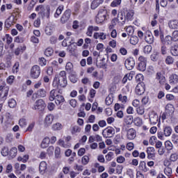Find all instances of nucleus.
Listing matches in <instances>:
<instances>
[{"mask_svg": "<svg viewBox=\"0 0 178 178\" xmlns=\"http://www.w3.org/2000/svg\"><path fill=\"white\" fill-rule=\"evenodd\" d=\"M40 172L42 174H44L47 172V165L46 161H42L40 164Z\"/></svg>", "mask_w": 178, "mask_h": 178, "instance_id": "22", "label": "nucleus"}, {"mask_svg": "<svg viewBox=\"0 0 178 178\" xmlns=\"http://www.w3.org/2000/svg\"><path fill=\"white\" fill-rule=\"evenodd\" d=\"M172 38L174 41L178 40V31H175L173 32Z\"/></svg>", "mask_w": 178, "mask_h": 178, "instance_id": "64", "label": "nucleus"}, {"mask_svg": "<svg viewBox=\"0 0 178 178\" xmlns=\"http://www.w3.org/2000/svg\"><path fill=\"white\" fill-rule=\"evenodd\" d=\"M70 131L72 135H76L77 134H79L80 131H81L80 127L77 126V125H74L72 126L70 128Z\"/></svg>", "mask_w": 178, "mask_h": 178, "instance_id": "23", "label": "nucleus"}, {"mask_svg": "<svg viewBox=\"0 0 178 178\" xmlns=\"http://www.w3.org/2000/svg\"><path fill=\"white\" fill-rule=\"evenodd\" d=\"M17 149L16 147H13L10 150V156L12 157H15L17 155Z\"/></svg>", "mask_w": 178, "mask_h": 178, "instance_id": "52", "label": "nucleus"}, {"mask_svg": "<svg viewBox=\"0 0 178 178\" xmlns=\"http://www.w3.org/2000/svg\"><path fill=\"white\" fill-rule=\"evenodd\" d=\"M125 15H126L125 17L127 20L131 19L133 18L134 12L133 10H129V11L127 10V11H126Z\"/></svg>", "mask_w": 178, "mask_h": 178, "instance_id": "32", "label": "nucleus"}, {"mask_svg": "<svg viewBox=\"0 0 178 178\" xmlns=\"http://www.w3.org/2000/svg\"><path fill=\"white\" fill-rule=\"evenodd\" d=\"M174 59L172 56H168L165 59V63L167 65H172L173 63Z\"/></svg>", "mask_w": 178, "mask_h": 178, "instance_id": "59", "label": "nucleus"}, {"mask_svg": "<svg viewBox=\"0 0 178 178\" xmlns=\"http://www.w3.org/2000/svg\"><path fill=\"white\" fill-rule=\"evenodd\" d=\"M124 122L127 125L132 124L133 123V116H126L124 120Z\"/></svg>", "mask_w": 178, "mask_h": 178, "instance_id": "33", "label": "nucleus"}, {"mask_svg": "<svg viewBox=\"0 0 178 178\" xmlns=\"http://www.w3.org/2000/svg\"><path fill=\"white\" fill-rule=\"evenodd\" d=\"M50 143H51V140L49 138L46 137L43 138L41 143V147L43 149L47 148L49 145Z\"/></svg>", "mask_w": 178, "mask_h": 178, "instance_id": "21", "label": "nucleus"}, {"mask_svg": "<svg viewBox=\"0 0 178 178\" xmlns=\"http://www.w3.org/2000/svg\"><path fill=\"white\" fill-rule=\"evenodd\" d=\"M94 167L95 168H97V171L99 172H104L105 170L104 166L100 165V164L98 163H95L94 164Z\"/></svg>", "mask_w": 178, "mask_h": 178, "instance_id": "38", "label": "nucleus"}, {"mask_svg": "<svg viewBox=\"0 0 178 178\" xmlns=\"http://www.w3.org/2000/svg\"><path fill=\"white\" fill-rule=\"evenodd\" d=\"M62 127H63V125L62 124L59 123V122H57L56 124H54L51 127V129L54 130V131H60L62 129Z\"/></svg>", "mask_w": 178, "mask_h": 178, "instance_id": "29", "label": "nucleus"}, {"mask_svg": "<svg viewBox=\"0 0 178 178\" xmlns=\"http://www.w3.org/2000/svg\"><path fill=\"white\" fill-rule=\"evenodd\" d=\"M122 79V77L120 75H116L113 79V82L115 84H118L120 82V80Z\"/></svg>", "mask_w": 178, "mask_h": 178, "instance_id": "57", "label": "nucleus"}, {"mask_svg": "<svg viewBox=\"0 0 178 178\" xmlns=\"http://www.w3.org/2000/svg\"><path fill=\"white\" fill-rule=\"evenodd\" d=\"M166 111H168L170 113H172L175 111V108L172 104H168L165 106Z\"/></svg>", "mask_w": 178, "mask_h": 178, "instance_id": "58", "label": "nucleus"}, {"mask_svg": "<svg viewBox=\"0 0 178 178\" xmlns=\"http://www.w3.org/2000/svg\"><path fill=\"white\" fill-rule=\"evenodd\" d=\"M165 146L166 149H168V151H170L173 147L172 142L170 140H167L165 142Z\"/></svg>", "mask_w": 178, "mask_h": 178, "instance_id": "47", "label": "nucleus"}, {"mask_svg": "<svg viewBox=\"0 0 178 178\" xmlns=\"http://www.w3.org/2000/svg\"><path fill=\"white\" fill-rule=\"evenodd\" d=\"M118 22H121V24H124L125 20H126V15H124L123 14H118Z\"/></svg>", "mask_w": 178, "mask_h": 178, "instance_id": "35", "label": "nucleus"}, {"mask_svg": "<svg viewBox=\"0 0 178 178\" xmlns=\"http://www.w3.org/2000/svg\"><path fill=\"white\" fill-rule=\"evenodd\" d=\"M163 133L165 137H169L172 134V128L171 127L166 126L164 128Z\"/></svg>", "mask_w": 178, "mask_h": 178, "instance_id": "26", "label": "nucleus"}, {"mask_svg": "<svg viewBox=\"0 0 178 178\" xmlns=\"http://www.w3.org/2000/svg\"><path fill=\"white\" fill-rule=\"evenodd\" d=\"M119 100L122 102V103H126L127 101V96L125 95H119Z\"/></svg>", "mask_w": 178, "mask_h": 178, "instance_id": "63", "label": "nucleus"}, {"mask_svg": "<svg viewBox=\"0 0 178 178\" xmlns=\"http://www.w3.org/2000/svg\"><path fill=\"white\" fill-rule=\"evenodd\" d=\"M65 102V98L59 94L58 96L56 98L55 103L57 105H62Z\"/></svg>", "mask_w": 178, "mask_h": 178, "instance_id": "25", "label": "nucleus"}, {"mask_svg": "<svg viewBox=\"0 0 178 178\" xmlns=\"http://www.w3.org/2000/svg\"><path fill=\"white\" fill-rule=\"evenodd\" d=\"M169 82L172 85H175L178 83V74H172L169 78Z\"/></svg>", "mask_w": 178, "mask_h": 178, "instance_id": "15", "label": "nucleus"}, {"mask_svg": "<svg viewBox=\"0 0 178 178\" xmlns=\"http://www.w3.org/2000/svg\"><path fill=\"white\" fill-rule=\"evenodd\" d=\"M4 90V94L3 97H1V102H4L6 100L7 96L9 92V87L8 86H0V91Z\"/></svg>", "mask_w": 178, "mask_h": 178, "instance_id": "13", "label": "nucleus"}, {"mask_svg": "<svg viewBox=\"0 0 178 178\" xmlns=\"http://www.w3.org/2000/svg\"><path fill=\"white\" fill-rule=\"evenodd\" d=\"M113 102V97L112 95H108L107 97H106L105 102L107 105H110Z\"/></svg>", "mask_w": 178, "mask_h": 178, "instance_id": "46", "label": "nucleus"}, {"mask_svg": "<svg viewBox=\"0 0 178 178\" xmlns=\"http://www.w3.org/2000/svg\"><path fill=\"white\" fill-rule=\"evenodd\" d=\"M104 0H94L92 3H91V9L95 10L97 8H98L102 3H103Z\"/></svg>", "mask_w": 178, "mask_h": 178, "instance_id": "19", "label": "nucleus"}, {"mask_svg": "<svg viewBox=\"0 0 178 178\" xmlns=\"http://www.w3.org/2000/svg\"><path fill=\"white\" fill-rule=\"evenodd\" d=\"M8 104L10 106V108H14L17 105V102L15 100V99H10V100L8 101Z\"/></svg>", "mask_w": 178, "mask_h": 178, "instance_id": "48", "label": "nucleus"}, {"mask_svg": "<svg viewBox=\"0 0 178 178\" xmlns=\"http://www.w3.org/2000/svg\"><path fill=\"white\" fill-rule=\"evenodd\" d=\"M66 73L65 71H61L59 74H56L53 81V86L54 87L64 88L67 86Z\"/></svg>", "mask_w": 178, "mask_h": 178, "instance_id": "1", "label": "nucleus"}, {"mask_svg": "<svg viewBox=\"0 0 178 178\" xmlns=\"http://www.w3.org/2000/svg\"><path fill=\"white\" fill-rule=\"evenodd\" d=\"M15 13H13L12 15L6 21L5 24L7 28L10 27L15 24L16 21L15 19Z\"/></svg>", "mask_w": 178, "mask_h": 178, "instance_id": "7", "label": "nucleus"}, {"mask_svg": "<svg viewBox=\"0 0 178 178\" xmlns=\"http://www.w3.org/2000/svg\"><path fill=\"white\" fill-rule=\"evenodd\" d=\"M15 81V76L13 75H10L7 79V83L12 85Z\"/></svg>", "mask_w": 178, "mask_h": 178, "instance_id": "61", "label": "nucleus"}, {"mask_svg": "<svg viewBox=\"0 0 178 178\" xmlns=\"http://www.w3.org/2000/svg\"><path fill=\"white\" fill-rule=\"evenodd\" d=\"M114 155V153L112 152H109L107 153V154L105 156V159L107 161H111L112 160V158Z\"/></svg>", "mask_w": 178, "mask_h": 178, "instance_id": "51", "label": "nucleus"}, {"mask_svg": "<svg viewBox=\"0 0 178 178\" xmlns=\"http://www.w3.org/2000/svg\"><path fill=\"white\" fill-rule=\"evenodd\" d=\"M147 65L145 63H138V70L142 72L145 71Z\"/></svg>", "mask_w": 178, "mask_h": 178, "instance_id": "40", "label": "nucleus"}, {"mask_svg": "<svg viewBox=\"0 0 178 178\" xmlns=\"http://www.w3.org/2000/svg\"><path fill=\"white\" fill-rule=\"evenodd\" d=\"M125 30L129 35H132L134 33V29L132 26L125 27Z\"/></svg>", "mask_w": 178, "mask_h": 178, "instance_id": "60", "label": "nucleus"}, {"mask_svg": "<svg viewBox=\"0 0 178 178\" xmlns=\"http://www.w3.org/2000/svg\"><path fill=\"white\" fill-rule=\"evenodd\" d=\"M136 113L139 115H143L145 113V108L143 106H139L136 108Z\"/></svg>", "mask_w": 178, "mask_h": 178, "instance_id": "56", "label": "nucleus"}, {"mask_svg": "<svg viewBox=\"0 0 178 178\" xmlns=\"http://www.w3.org/2000/svg\"><path fill=\"white\" fill-rule=\"evenodd\" d=\"M171 54L174 56H178V45H175L171 49Z\"/></svg>", "mask_w": 178, "mask_h": 178, "instance_id": "36", "label": "nucleus"}, {"mask_svg": "<svg viewBox=\"0 0 178 178\" xmlns=\"http://www.w3.org/2000/svg\"><path fill=\"white\" fill-rule=\"evenodd\" d=\"M53 121H54V115H47L44 120V124L46 125V128H47L49 125H51Z\"/></svg>", "mask_w": 178, "mask_h": 178, "instance_id": "17", "label": "nucleus"}, {"mask_svg": "<svg viewBox=\"0 0 178 178\" xmlns=\"http://www.w3.org/2000/svg\"><path fill=\"white\" fill-rule=\"evenodd\" d=\"M54 33V28L52 26H47L45 29V33L48 35H52Z\"/></svg>", "mask_w": 178, "mask_h": 178, "instance_id": "41", "label": "nucleus"}, {"mask_svg": "<svg viewBox=\"0 0 178 178\" xmlns=\"http://www.w3.org/2000/svg\"><path fill=\"white\" fill-rule=\"evenodd\" d=\"M90 156L88 155H85L81 158V163L84 165H87L90 162Z\"/></svg>", "mask_w": 178, "mask_h": 178, "instance_id": "30", "label": "nucleus"}, {"mask_svg": "<svg viewBox=\"0 0 178 178\" xmlns=\"http://www.w3.org/2000/svg\"><path fill=\"white\" fill-rule=\"evenodd\" d=\"M155 152V149L154 147H147V153L148 156H152V155L154 154Z\"/></svg>", "mask_w": 178, "mask_h": 178, "instance_id": "43", "label": "nucleus"}, {"mask_svg": "<svg viewBox=\"0 0 178 178\" xmlns=\"http://www.w3.org/2000/svg\"><path fill=\"white\" fill-rule=\"evenodd\" d=\"M102 134L106 138L112 137L115 134V129L113 128L105 129L103 131Z\"/></svg>", "mask_w": 178, "mask_h": 178, "instance_id": "6", "label": "nucleus"}, {"mask_svg": "<svg viewBox=\"0 0 178 178\" xmlns=\"http://www.w3.org/2000/svg\"><path fill=\"white\" fill-rule=\"evenodd\" d=\"M156 79L159 80L160 84H164L165 81V76L161 72L156 73Z\"/></svg>", "mask_w": 178, "mask_h": 178, "instance_id": "24", "label": "nucleus"}, {"mask_svg": "<svg viewBox=\"0 0 178 178\" xmlns=\"http://www.w3.org/2000/svg\"><path fill=\"white\" fill-rule=\"evenodd\" d=\"M35 10L40 11V14H42L44 15H47V16H49V11H50V7H49V6L40 5L36 7Z\"/></svg>", "mask_w": 178, "mask_h": 178, "instance_id": "4", "label": "nucleus"}, {"mask_svg": "<svg viewBox=\"0 0 178 178\" xmlns=\"http://www.w3.org/2000/svg\"><path fill=\"white\" fill-rule=\"evenodd\" d=\"M172 142L174 144H178V135L177 134L172 135Z\"/></svg>", "mask_w": 178, "mask_h": 178, "instance_id": "62", "label": "nucleus"}, {"mask_svg": "<svg viewBox=\"0 0 178 178\" xmlns=\"http://www.w3.org/2000/svg\"><path fill=\"white\" fill-rule=\"evenodd\" d=\"M164 173L165 174L166 176H171L172 175V168H170V167H166L165 169H164Z\"/></svg>", "mask_w": 178, "mask_h": 178, "instance_id": "53", "label": "nucleus"}, {"mask_svg": "<svg viewBox=\"0 0 178 178\" xmlns=\"http://www.w3.org/2000/svg\"><path fill=\"white\" fill-rule=\"evenodd\" d=\"M152 60L156 61L159 58V53L157 51H154L151 56Z\"/></svg>", "mask_w": 178, "mask_h": 178, "instance_id": "54", "label": "nucleus"}, {"mask_svg": "<svg viewBox=\"0 0 178 178\" xmlns=\"http://www.w3.org/2000/svg\"><path fill=\"white\" fill-rule=\"evenodd\" d=\"M152 46H150V45H147V46H145V48H144V53H145V54H149V53L152 51Z\"/></svg>", "mask_w": 178, "mask_h": 178, "instance_id": "55", "label": "nucleus"}, {"mask_svg": "<svg viewBox=\"0 0 178 178\" xmlns=\"http://www.w3.org/2000/svg\"><path fill=\"white\" fill-rule=\"evenodd\" d=\"M60 95L59 91L56 90H52L50 91V97H49V99L51 102H53L54 100L56 101V98Z\"/></svg>", "mask_w": 178, "mask_h": 178, "instance_id": "14", "label": "nucleus"}, {"mask_svg": "<svg viewBox=\"0 0 178 178\" xmlns=\"http://www.w3.org/2000/svg\"><path fill=\"white\" fill-rule=\"evenodd\" d=\"M145 40L149 44H152L154 42V36L149 31H145Z\"/></svg>", "mask_w": 178, "mask_h": 178, "instance_id": "10", "label": "nucleus"}, {"mask_svg": "<svg viewBox=\"0 0 178 178\" xmlns=\"http://www.w3.org/2000/svg\"><path fill=\"white\" fill-rule=\"evenodd\" d=\"M19 127H25L26 125H27V122L26 120H25V118H21L19 120Z\"/></svg>", "mask_w": 178, "mask_h": 178, "instance_id": "49", "label": "nucleus"}, {"mask_svg": "<svg viewBox=\"0 0 178 178\" xmlns=\"http://www.w3.org/2000/svg\"><path fill=\"white\" fill-rule=\"evenodd\" d=\"M8 44H10L13 42V38L10 35H6L4 38H3V41H6Z\"/></svg>", "mask_w": 178, "mask_h": 178, "instance_id": "34", "label": "nucleus"}, {"mask_svg": "<svg viewBox=\"0 0 178 178\" xmlns=\"http://www.w3.org/2000/svg\"><path fill=\"white\" fill-rule=\"evenodd\" d=\"M55 156L57 159L61 157V149L60 147H57L55 149Z\"/></svg>", "mask_w": 178, "mask_h": 178, "instance_id": "50", "label": "nucleus"}, {"mask_svg": "<svg viewBox=\"0 0 178 178\" xmlns=\"http://www.w3.org/2000/svg\"><path fill=\"white\" fill-rule=\"evenodd\" d=\"M70 10H66L65 13L63 15L62 17L60 18L61 24H65L66 22H67L69 19L70 18Z\"/></svg>", "mask_w": 178, "mask_h": 178, "instance_id": "11", "label": "nucleus"}, {"mask_svg": "<svg viewBox=\"0 0 178 178\" xmlns=\"http://www.w3.org/2000/svg\"><path fill=\"white\" fill-rule=\"evenodd\" d=\"M47 104H45V102L42 99H38L35 102L33 109L34 110H38V111H44L46 108Z\"/></svg>", "mask_w": 178, "mask_h": 178, "instance_id": "3", "label": "nucleus"}, {"mask_svg": "<svg viewBox=\"0 0 178 178\" xmlns=\"http://www.w3.org/2000/svg\"><path fill=\"white\" fill-rule=\"evenodd\" d=\"M73 65L72 63L70 62H67L65 65V70L69 72L70 73H71V72L73 70Z\"/></svg>", "mask_w": 178, "mask_h": 178, "instance_id": "37", "label": "nucleus"}, {"mask_svg": "<svg viewBox=\"0 0 178 178\" xmlns=\"http://www.w3.org/2000/svg\"><path fill=\"white\" fill-rule=\"evenodd\" d=\"M109 17L108 12L106 9L99 10L97 17H96V23L102 24L105 22Z\"/></svg>", "mask_w": 178, "mask_h": 178, "instance_id": "2", "label": "nucleus"}, {"mask_svg": "<svg viewBox=\"0 0 178 178\" xmlns=\"http://www.w3.org/2000/svg\"><path fill=\"white\" fill-rule=\"evenodd\" d=\"M26 46L23 45V46H19L18 47L15 51V54L18 56L20 54H22L25 50H26Z\"/></svg>", "mask_w": 178, "mask_h": 178, "instance_id": "28", "label": "nucleus"}, {"mask_svg": "<svg viewBox=\"0 0 178 178\" xmlns=\"http://www.w3.org/2000/svg\"><path fill=\"white\" fill-rule=\"evenodd\" d=\"M99 31V27L91 26L88 27V31H87L86 34L88 36H92L94 31Z\"/></svg>", "mask_w": 178, "mask_h": 178, "instance_id": "20", "label": "nucleus"}, {"mask_svg": "<svg viewBox=\"0 0 178 178\" xmlns=\"http://www.w3.org/2000/svg\"><path fill=\"white\" fill-rule=\"evenodd\" d=\"M172 38L170 35L166 36L164 40H163V42L165 44H171L172 42Z\"/></svg>", "mask_w": 178, "mask_h": 178, "instance_id": "31", "label": "nucleus"}, {"mask_svg": "<svg viewBox=\"0 0 178 178\" xmlns=\"http://www.w3.org/2000/svg\"><path fill=\"white\" fill-rule=\"evenodd\" d=\"M149 120L151 122V123H152L153 124H156V123L158 122V120H159V116L157 115V114L154 112L152 111L149 115Z\"/></svg>", "mask_w": 178, "mask_h": 178, "instance_id": "12", "label": "nucleus"}, {"mask_svg": "<svg viewBox=\"0 0 178 178\" xmlns=\"http://www.w3.org/2000/svg\"><path fill=\"white\" fill-rule=\"evenodd\" d=\"M124 65L128 70H131L134 67L135 62L133 60V58H129L125 60Z\"/></svg>", "mask_w": 178, "mask_h": 178, "instance_id": "8", "label": "nucleus"}, {"mask_svg": "<svg viewBox=\"0 0 178 178\" xmlns=\"http://www.w3.org/2000/svg\"><path fill=\"white\" fill-rule=\"evenodd\" d=\"M122 3V0H114L111 3V7L112 8H115L118 7V6H120V3Z\"/></svg>", "mask_w": 178, "mask_h": 178, "instance_id": "42", "label": "nucleus"}, {"mask_svg": "<svg viewBox=\"0 0 178 178\" xmlns=\"http://www.w3.org/2000/svg\"><path fill=\"white\" fill-rule=\"evenodd\" d=\"M94 38L104 40L106 39V35L104 32H96L94 34Z\"/></svg>", "mask_w": 178, "mask_h": 178, "instance_id": "16", "label": "nucleus"}, {"mask_svg": "<svg viewBox=\"0 0 178 178\" xmlns=\"http://www.w3.org/2000/svg\"><path fill=\"white\" fill-rule=\"evenodd\" d=\"M40 74V68L38 65H33L31 70V76L33 79H37Z\"/></svg>", "mask_w": 178, "mask_h": 178, "instance_id": "5", "label": "nucleus"}, {"mask_svg": "<svg viewBox=\"0 0 178 178\" xmlns=\"http://www.w3.org/2000/svg\"><path fill=\"white\" fill-rule=\"evenodd\" d=\"M136 131L133 129H130L127 131V138L128 140H133L136 138Z\"/></svg>", "mask_w": 178, "mask_h": 178, "instance_id": "18", "label": "nucleus"}, {"mask_svg": "<svg viewBox=\"0 0 178 178\" xmlns=\"http://www.w3.org/2000/svg\"><path fill=\"white\" fill-rule=\"evenodd\" d=\"M62 10H63V7L58 6L56 11V13L54 14V17L56 18H58L62 14Z\"/></svg>", "mask_w": 178, "mask_h": 178, "instance_id": "45", "label": "nucleus"}, {"mask_svg": "<svg viewBox=\"0 0 178 178\" xmlns=\"http://www.w3.org/2000/svg\"><path fill=\"white\" fill-rule=\"evenodd\" d=\"M53 54H54V50L51 47H49V48L46 49V50L44 51V54L47 57L51 56Z\"/></svg>", "mask_w": 178, "mask_h": 178, "instance_id": "39", "label": "nucleus"}, {"mask_svg": "<svg viewBox=\"0 0 178 178\" xmlns=\"http://www.w3.org/2000/svg\"><path fill=\"white\" fill-rule=\"evenodd\" d=\"M168 26L170 29H178V21L177 20H171L168 22Z\"/></svg>", "mask_w": 178, "mask_h": 178, "instance_id": "27", "label": "nucleus"}, {"mask_svg": "<svg viewBox=\"0 0 178 178\" xmlns=\"http://www.w3.org/2000/svg\"><path fill=\"white\" fill-rule=\"evenodd\" d=\"M145 91V86L143 83H138L136 86V92L137 95H141Z\"/></svg>", "mask_w": 178, "mask_h": 178, "instance_id": "9", "label": "nucleus"}, {"mask_svg": "<svg viewBox=\"0 0 178 178\" xmlns=\"http://www.w3.org/2000/svg\"><path fill=\"white\" fill-rule=\"evenodd\" d=\"M134 124L137 127H140L143 124V121L140 118L136 117L134 120Z\"/></svg>", "mask_w": 178, "mask_h": 178, "instance_id": "44", "label": "nucleus"}]
</instances>
